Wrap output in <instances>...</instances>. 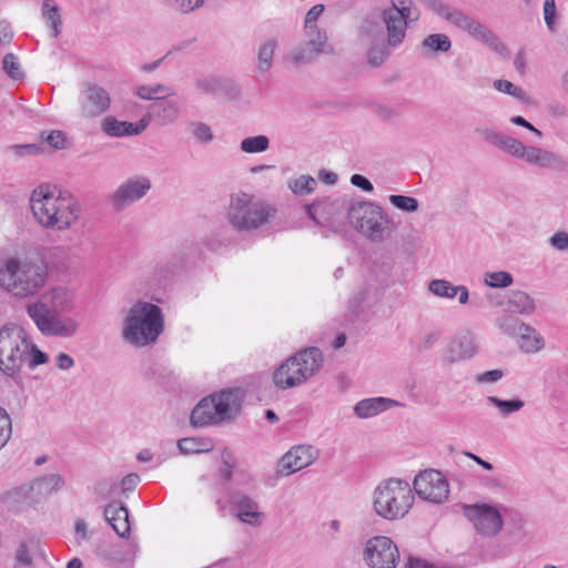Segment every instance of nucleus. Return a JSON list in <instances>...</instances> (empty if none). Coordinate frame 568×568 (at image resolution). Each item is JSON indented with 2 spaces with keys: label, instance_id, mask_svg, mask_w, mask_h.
I'll return each mask as SVG.
<instances>
[{
  "label": "nucleus",
  "instance_id": "obj_1",
  "mask_svg": "<svg viewBox=\"0 0 568 568\" xmlns=\"http://www.w3.org/2000/svg\"><path fill=\"white\" fill-rule=\"evenodd\" d=\"M48 268L44 263L28 258H0V287L18 298L37 295L45 285Z\"/></svg>",
  "mask_w": 568,
  "mask_h": 568
},
{
  "label": "nucleus",
  "instance_id": "obj_2",
  "mask_svg": "<svg viewBox=\"0 0 568 568\" xmlns=\"http://www.w3.org/2000/svg\"><path fill=\"white\" fill-rule=\"evenodd\" d=\"M30 207L36 221L43 227L54 231L70 229L79 219L81 210L71 196L53 195L48 189L39 186L30 197Z\"/></svg>",
  "mask_w": 568,
  "mask_h": 568
},
{
  "label": "nucleus",
  "instance_id": "obj_3",
  "mask_svg": "<svg viewBox=\"0 0 568 568\" xmlns=\"http://www.w3.org/2000/svg\"><path fill=\"white\" fill-rule=\"evenodd\" d=\"M163 329L162 310L155 304L139 301L124 318L122 338L135 347H144L155 343Z\"/></svg>",
  "mask_w": 568,
  "mask_h": 568
},
{
  "label": "nucleus",
  "instance_id": "obj_4",
  "mask_svg": "<svg viewBox=\"0 0 568 568\" xmlns=\"http://www.w3.org/2000/svg\"><path fill=\"white\" fill-rule=\"evenodd\" d=\"M415 501L414 491L408 481L399 478L382 480L373 491V509L385 520L404 518Z\"/></svg>",
  "mask_w": 568,
  "mask_h": 568
},
{
  "label": "nucleus",
  "instance_id": "obj_5",
  "mask_svg": "<svg viewBox=\"0 0 568 568\" xmlns=\"http://www.w3.org/2000/svg\"><path fill=\"white\" fill-rule=\"evenodd\" d=\"M479 133L485 141L516 159L525 160L529 164L559 171L568 168L567 161L551 151L537 146H526L519 140L490 129L480 130Z\"/></svg>",
  "mask_w": 568,
  "mask_h": 568
},
{
  "label": "nucleus",
  "instance_id": "obj_6",
  "mask_svg": "<svg viewBox=\"0 0 568 568\" xmlns=\"http://www.w3.org/2000/svg\"><path fill=\"white\" fill-rule=\"evenodd\" d=\"M347 220L356 231L376 243L385 241L396 229L393 217L381 205L371 201L351 203Z\"/></svg>",
  "mask_w": 568,
  "mask_h": 568
},
{
  "label": "nucleus",
  "instance_id": "obj_7",
  "mask_svg": "<svg viewBox=\"0 0 568 568\" xmlns=\"http://www.w3.org/2000/svg\"><path fill=\"white\" fill-rule=\"evenodd\" d=\"M30 353V339L23 327L7 324L0 328V371L16 382Z\"/></svg>",
  "mask_w": 568,
  "mask_h": 568
},
{
  "label": "nucleus",
  "instance_id": "obj_8",
  "mask_svg": "<svg viewBox=\"0 0 568 568\" xmlns=\"http://www.w3.org/2000/svg\"><path fill=\"white\" fill-rule=\"evenodd\" d=\"M241 409V397L237 390L223 389L214 393L193 408L190 420L193 426L219 424L232 419Z\"/></svg>",
  "mask_w": 568,
  "mask_h": 568
},
{
  "label": "nucleus",
  "instance_id": "obj_9",
  "mask_svg": "<svg viewBox=\"0 0 568 568\" xmlns=\"http://www.w3.org/2000/svg\"><path fill=\"white\" fill-rule=\"evenodd\" d=\"M270 205L246 193L233 194L227 210V221L241 233L252 232L265 225L272 216Z\"/></svg>",
  "mask_w": 568,
  "mask_h": 568
},
{
  "label": "nucleus",
  "instance_id": "obj_10",
  "mask_svg": "<svg viewBox=\"0 0 568 568\" xmlns=\"http://www.w3.org/2000/svg\"><path fill=\"white\" fill-rule=\"evenodd\" d=\"M27 313L38 329L45 336L71 337L78 331V323L73 318L61 316V312L49 308L44 298L29 304Z\"/></svg>",
  "mask_w": 568,
  "mask_h": 568
},
{
  "label": "nucleus",
  "instance_id": "obj_11",
  "mask_svg": "<svg viewBox=\"0 0 568 568\" xmlns=\"http://www.w3.org/2000/svg\"><path fill=\"white\" fill-rule=\"evenodd\" d=\"M379 18L386 28V39H388V45L393 48L399 47L405 38L406 30L409 21H416L418 14H414L413 10L405 8H398L395 2L390 7L382 10Z\"/></svg>",
  "mask_w": 568,
  "mask_h": 568
},
{
  "label": "nucleus",
  "instance_id": "obj_12",
  "mask_svg": "<svg viewBox=\"0 0 568 568\" xmlns=\"http://www.w3.org/2000/svg\"><path fill=\"white\" fill-rule=\"evenodd\" d=\"M363 556L371 568H395L399 551L389 537L375 536L366 541Z\"/></svg>",
  "mask_w": 568,
  "mask_h": 568
},
{
  "label": "nucleus",
  "instance_id": "obj_13",
  "mask_svg": "<svg viewBox=\"0 0 568 568\" xmlns=\"http://www.w3.org/2000/svg\"><path fill=\"white\" fill-rule=\"evenodd\" d=\"M412 489L419 498L433 504H442L449 496V485L446 477L435 469H428L417 475Z\"/></svg>",
  "mask_w": 568,
  "mask_h": 568
},
{
  "label": "nucleus",
  "instance_id": "obj_14",
  "mask_svg": "<svg viewBox=\"0 0 568 568\" xmlns=\"http://www.w3.org/2000/svg\"><path fill=\"white\" fill-rule=\"evenodd\" d=\"M463 515L478 532L488 537L496 536L504 525L498 509L488 504L463 505Z\"/></svg>",
  "mask_w": 568,
  "mask_h": 568
},
{
  "label": "nucleus",
  "instance_id": "obj_15",
  "mask_svg": "<svg viewBox=\"0 0 568 568\" xmlns=\"http://www.w3.org/2000/svg\"><path fill=\"white\" fill-rule=\"evenodd\" d=\"M455 27L467 32L471 38L484 43L500 57L505 59L509 58L510 51L507 44L480 21L463 12Z\"/></svg>",
  "mask_w": 568,
  "mask_h": 568
},
{
  "label": "nucleus",
  "instance_id": "obj_16",
  "mask_svg": "<svg viewBox=\"0 0 568 568\" xmlns=\"http://www.w3.org/2000/svg\"><path fill=\"white\" fill-rule=\"evenodd\" d=\"M152 187L151 180L138 175L123 181L110 196V204L115 211H123L140 201Z\"/></svg>",
  "mask_w": 568,
  "mask_h": 568
},
{
  "label": "nucleus",
  "instance_id": "obj_17",
  "mask_svg": "<svg viewBox=\"0 0 568 568\" xmlns=\"http://www.w3.org/2000/svg\"><path fill=\"white\" fill-rule=\"evenodd\" d=\"M80 114L84 119H95L111 105L110 93L102 87L87 82L79 94Z\"/></svg>",
  "mask_w": 568,
  "mask_h": 568
},
{
  "label": "nucleus",
  "instance_id": "obj_18",
  "mask_svg": "<svg viewBox=\"0 0 568 568\" xmlns=\"http://www.w3.org/2000/svg\"><path fill=\"white\" fill-rule=\"evenodd\" d=\"M227 504L231 507V514L243 524L258 527L265 518V514L260 510L258 503L240 490H232L227 494Z\"/></svg>",
  "mask_w": 568,
  "mask_h": 568
},
{
  "label": "nucleus",
  "instance_id": "obj_19",
  "mask_svg": "<svg viewBox=\"0 0 568 568\" xmlns=\"http://www.w3.org/2000/svg\"><path fill=\"white\" fill-rule=\"evenodd\" d=\"M316 458L317 450L314 447L294 446L278 460L276 471L281 476H288L310 466Z\"/></svg>",
  "mask_w": 568,
  "mask_h": 568
},
{
  "label": "nucleus",
  "instance_id": "obj_20",
  "mask_svg": "<svg viewBox=\"0 0 568 568\" xmlns=\"http://www.w3.org/2000/svg\"><path fill=\"white\" fill-rule=\"evenodd\" d=\"M478 352V344L473 333L466 332L452 338L443 349L442 361L454 364L474 357Z\"/></svg>",
  "mask_w": 568,
  "mask_h": 568
},
{
  "label": "nucleus",
  "instance_id": "obj_21",
  "mask_svg": "<svg viewBox=\"0 0 568 568\" xmlns=\"http://www.w3.org/2000/svg\"><path fill=\"white\" fill-rule=\"evenodd\" d=\"M154 122L160 126L173 124L181 114V105L171 97H160L150 104Z\"/></svg>",
  "mask_w": 568,
  "mask_h": 568
},
{
  "label": "nucleus",
  "instance_id": "obj_22",
  "mask_svg": "<svg viewBox=\"0 0 568 568\" xmlns=\"http://www.w3.org/2000/svg\"><path fill=\"white\" fill-rule=\"evenodd\" d=\"M301 372V367L295 365L293 355L274 372L273 381L282 389L292 388L305 382V375Z\"/></svg>",
  "mask_w": 568,
  "mask_h": 568
},
{
  "label": "nucleus",
  "instance_id": "obj_23",
  "mask_svg": "<svg viewBox=\"0 0 568 568\" xmlns=\"http://www.w3.org/2000/svg\"><path fill=\"white\" fill-rule=\"evenodd\" d=\"M104 517L121 538L130 535L129 509L121 501L110 503L104 508Z\"/></svg>",
  "mask_w": 568,
  "mask_h": 568
},
{
  "label": "nucleus",
  "instance_id": "obj_24",
  "mask_svg": "<svg viewBox=\"0 0 568 568\" xmlns=\"http://www.w3.org/2000/svg\"><path fill=\"white\" fill-rule=\"evenodd\" d=\"M295 365L301 367L305 381L315 375L323 366V353L317 347H308L294 354Z\"/></svg>",
  "mask_w": 568,
  "mask_h": 568
},
{
  "label": "nucleus",
  "instance_id": "obj_25",
  "mask_svg": "<svg viewBox=\"0 0 568 568\" xmlns=\"http://www.w3.org/2000/svg\"><path fill=\"white\" fill-rule=\"evenodd\" d=\"M399 405L400 403L390 398L372 397L357 402L353 410L358 418H371L392 407Z\"/></svg>",
  "mask_w": 568,
  "mask_h": 568
},
{
  "label": "nucleus",
  "instance_id": "obj_26",
  "mask_svg": "<svg viewBox=\"0 0 568 568\" xmlns=\"http://www.w3.org/2000/svg\"><path fill=\"white\" fill-rule=\"evenodd\" d=\"M452 40L445 33H432L425 37L418 45L423 58L430 59L447 53L452 49Z\"/></svg>",
  "mask_w": 568,
  "mask_h": 568
},
{
  "label": "nucleus",
  "instance_id": "obj_27",
  "mask_svg": "<svg viewBox=\"0 0 568 568\" xmlns=\"http://www.w3.org/2000/svg\"><path fill=\"white\" fill-rule=\"evenodd\" d=\"M277 49L278 40L276 38H268L260 42L255 61V71L257 73L265 74L271 71Z\"/></svg>",
  "mask_w": 568,
  "mask_h": 568
},
{
  "label": "nucleus",
  "instance_id": "obj_28",
  "mask_svg": "<svg viewBox=\"0 0 568 568\" xmlns=\"http://www.w3.org/2000/svg\"><path fill=\"white\" fill-rule=\"evenodd\" d=\"M507 311L520 315H531L536 311L535 300L526 292L511 290L507 293Z\"/></svg>",
  "mask_w": 568,
  "mask_h": 568
},
{
  "label": "nucleus",
  "instance_id": "obj_29",
  "mask_svg": "<svg viewBox=\"0 0 568 568\" xmlns=\"http://www.w3.org/2000/svg\"><path fill=\"white\" fill-rule=\"evenodd\" d=\"M358 39L362 43H368L385 38L379 16L366 14L357 28Z\"/></svg>",
  "mask_w": 568,
  "mask_h": 568
},
{
  "label": "nucleus",
  "instance_id": "obj_30",
  "mask_svg": "<svg viewBox=\"0 0 568 568\" xmlns=\"http://www.w3.org/2000/svg\"><path fill=\"white\" fill-rule=\"evenodd\" d=\"M64 485V479L58 474H50L37 478L29 486L30 490L40 496H48L53 491L61 489Z\"/></svg>",
  "mask_w": 568,
  "mask_h": 568
},
{
  "label": "nucleus",
  "instance_id": "obj_31",
  "mask_svg": "<svg viewBox=\"0 0 568 568\" xmlns=\"http://www.w3.org/2000/svg\"><path fill=\"white\" fill-rule=\"evenodd\" d=\"M102 132L111 138L133 135L132 122L120 121L113 115L105 116L101 122Z\"/></svg>",
  "mask_w": 568,
  "mask_h": 568
},
{
  "label": "nucleus",
  "instance_id": "obj_32",
  "mask_svg": "<svg viewBox=\"0 0 568 568\" xmlns=\"http://www.w3.org/2000/svg\"><path fill=\"white\" fill-rule=\"evenodd\" d=\"M41 14L47 24L52 29V37L58 38L61 32L62 18L58 4L53 0H43Z\"/></svg>",
  "mask_w": 568,
  "mask_h": 568
},
{
  "label": "nucleus",
  "instance_id": "obj_33",
  "mask_svg": "<svg viewBox=\"0 0 568 568\" xmlns=\"http://www.w3.org/2000/svg\"><path fill=\"white\" fill-rule=\"evenodd\" d=\"M30 487L21 486L8 490L1 495V501L11 510H20L23 505L29 504L30 499Z\"/></svg>",
  "mask_w": 568,
  "mask_h": 568
},
{
  "label": "nucleus",
  "instance_id": "obj_34",
  "mask_svg": "<svg viewBox=\"0 0 568 568\" xmlns=\"http://www.w3.org/2000/svg\"><path fill=\"white\" fill-rule=\"evenodd\" d=\"M366 44L369 45L367 50V62L371 67L382 65L389 57V48L392 47L388 45V39L383 38Z\"/></svg>",
  "mask_w": 568,
  "mask_h": 568
},
{
  "label": "nucleus",
  "instance_id": "obj_35",
  "mask_svg": "<svg viewBox=\"0 0 568 568\" xmlns=\"http://www.w3.org/2000/svg\"><path fill=\"white\" fill-rule=\"evenodd\" d=\"M44 302L49 304V308L54 312H67L71 308V295L63 287H54L48 295H43Z\"/></svg>",
  "mask_w": 568,
  "mask_h": 568
},
{
  "label": "nucleus",
  "instance_id": "obj_36",
  "mask_svg": "<svg viewBox=\"0 0 568 568\" xmlns=\"http://www.w3.org/2000/svg\"><path fill=\"white\" fill-rule=\"evenodd\" d=\"M527 328L528 332L519 329L516 336L519 347L526 353H536L544 347V338L532 326L527 325Z\"/></svg>",
  "mask_w": 568,
  "mask_h": 568
},
{
  "label": "nucleus",
  "instance_id": "obj_37",
  "mask_svg": "<svg viewBox=\"0 0 568 568\" xmlns=\"http://www.w3.org/2000/svg\"><path fill=\"white\" fill-rule=\"evenodd\" d=\"M308 40L305 44L311 48L315 53H332L333 48L327 43L328 37L325 30L322 29H308L305 30Z\"/></svg>",
  "mask_w": 568,
  "mask_h": 568
},
{
  "label": "nucleus",
  "instance_id": "obj_38",
  "mask_svg": "<svg viewBox=\"0 0 568 568\" xmlns=\"http://www.w3.org/2000/svg\"><path fill=\"white\" fill-rule=\"evenodd\" d=\"M420 2L434 13L450 22L452 24H456L458 19L460 18L463 11L450 8L447 3L442 0H420Z\"/></svg>",
  "mask_w": 568,
  "mask_h": 568
},
{
  "label": "nucleus",
  "instance_id": "obj_39",
  "mask_svg": "<svg viewBox=\"0 0 568 568\" xmlns=\"http://www.w3.org/2000/svg\"><path fill=\"white\" fill-rule=\"evenodd\" d=\"M134 94L142 100L155 102L160 97H172V89L165 84L156 83L152 85H138L134 89Z\"/></svg>",
  "mask_w": 568,
  "mask_h": 568
},
{
  "label": "nucleus",
  "instance_id": "obj_40",
  "mask_svg": "<svg viewBox=\"0 0 568 568\" xmlns=\"http://www.w3.org/2000/svg\"><path fill=\"white\" fill-rule=\"evenodd\" d=\"M38 555H41V548L37 540L22 541L16 551V561L20 566L30 567Z\"/></svg>",
  "mask_w": 568,
  "mask_h": 568
},
{
  "label": "nucleus",
  "instance_id": "obj_41",
  "mask_svg": "<svg viewBox=\"0 0 568 568\" xmlns=\"http://www.w3.org/2000/svg\"><path fill=\"white\" fill-rule=\"evenodd\" d=\"M487 402L495 406L503 417H508L519 412L525 406V402L520 398L501 399L497 396H488Z\"/></svg>",
  "mask_w": 568,
  "mask_h": 568
},
{
  "label": "nucleus",
  "instance_id": "obj_42",
  "mask_svg": "<svg viewBox=\"0 0 568 568\" xmlns=\"http://www.w3.org/2000/svg\"><path fill=\"white\" fill-rule=\"evenodd\" d=\"M496 325L499 331L510 337H516L519 329L528 332L527 324L521 322L518 317L505 314L496 320Z\"/></svg>",
  "mask_w": 568,
  "mask_h": 568
},
{
  "label": "nucleus",
  "instance_id": "obj_43",
  "mask_svg": "<svg viewBox=\"0 0 568 568\" xmlns=\"http://www.w3.org/2000/svg\"><path fill=\"white\" fill-rule=\"evenodd\" d=\"M318 54L315 53L311 48H308L305 43L295 47L288 53V60L295 67H302L305 64L312 63Z\"/></svg>",
  "mask_w": 568,
  "mask_h": 568
},
{
  "label": "nucleus",
  "instance_id": "obj_44",
  "mask_svg": "<svg viewBox=\"0 0 568 568\" xmlns=\"http://www.w3.org/2000/svg\"><path fill=\"white\" fill-rule=\"evenodd\" d=\"M220 80L221 77L214 74L197 77L194 80V88L200 94H217Z\"/></svg>",
  "mask_w": 568,
  "mask_h": 568
},
{
  "label": "nucleus",
  "instance_id": "obj_45",
  "mask_svg": "<svg viewBox=\"0 0 568 568\" xmlns=\"http://www.w3.org/2000/svg\"><path fill=\"white\" fill-rule=\"evenodd\" d=\"M270 140L266 135H255L241 141L240 148L245 153H261L268 149Z\"/></svg>",
  "mask_w": 568,
  "mask_h": 568
},
{
  "label": "nucleus",
  "instance_id": "obj_46",
  "mask_svg": "<svg viewBox=\"0 0 568 568\" xmlns=\"http://www.w3.org/2000/svg\"><path fill=\"white\" fill-rule=\"evenodd\" d=\"M456 286L446 280H432L428 283V290L432 294L449 300L456 296Z\"/></svg>",
  "mask_w": 568,
  "mask_h": 568
},
{
  "label": "nucleus",
  "instance_id": "obj_47",
  "mask_svg": "<svg viewBox=\"0 0 568 568\" xmlns=\"http://www.w3.org/2000/svg\"><path fill=\"white\" fill-rule=\"evenodd\" d=\"M513 275L505 271L485 273L484 283L494 288H504L513 284Z\"/></svg>",
  "mask_w": 568,
  "mask_h": 568
},
{
  "label": "nucleus",
  "instance_id": "obj_48",
  "mask_svg": "<svg viewBox=\"0 0 568 568\" xmlns=\"http://www.w3.org/2000/svg\"><path fill=\"white\" fill-rule=\"evenodd\" d=\"M316 181L311 175H301L288 182V187L296 195H306L314 191Z\"/></svg>",
  "mask_w": 568,
  "mask_h": 568
},
{
  "label": "nucleus",
  "instance_id": "obj_49",
  "mask_svg": "<svg viewBox=\"0 0 568 568\" xmlns=\"http://www.w3.org/2000/svg\"><path fill=\"white\" fill-rule=\"evenodd\" d=\"M168 8L178 11L182 14H187L201 7L205 0H161Z\"/></svg>",
  "mask_w": 568,
  "mask_h": 568
},
{
  "label": "nucleus",
  "instance_id": "obj_50",
  "mask_svg": "<svg viewBox=\"0 0 568 568\" xmlns=\"http://www.w3.org/2000/svg\"><path fill=\"white\" fill-rule=\"evenodd\" d=\"M388 201L394 207L407 213L416 212L419 206L415 197L402 194H392L388 196Z\"/></svg>",
  "mask_w": 568,
  "mask_h": 568
},
{
  "label": "nucleus",
  "instance_id": "obj_51",
  "mask_svg": "<svg viewBox=\"0 0 568 568\" xmlns=\"http://www.w3.org/2000/svg\"><path fill=\"white\" fill-rule=\"evenodd\" d=\"M2 68L4 72L13 80H21L24 77L19 59L13 53H7L3 57Z\"/></svg>",
  "mask_w": 568,
  "mask_h": 568
},
{
  "label": "nucleus",
  "instance_id": "obj_52",
  "mask_svg": "<svg viewBox=\"0 0 568 568\" xmlns=\"http://www.w3.org/2000/svg\"><path fill=\"white\" fill-rule=\"evenodd\" d=\"M206 444L202 439L182 438L178 442V447L182 454H197L209 452Z\"/></svg>",
  "mask_w": 568,
  "mask_h": 568
},
{
  "label": "nucleus",
  "instance_id": "obj_53",
  "mask_svg": "<svg viewBox=\"0 0 568 568\" xmlns=\"http://www.w3.org/2000/svg\"><path fill=\"white\" fill-rule=\"evenodd\" d=\"M219 93H222L225 98L230 100H236L241 97L242 90L241 85L236 83L234 80L221 77L219 84Z\"/></svg>",
  "mask_w": 568,
  "mask_h": 568
},
{
  "label": "nucleus",
  "instance_id": "obj_54",
  "mask_svg": "<svg viewBox=\"0 0 568 568\" xmlns=\"http://www.w3.org/2000/svg\"><path fill=\"white\" fill-rule=\"evenodd\" d=\"M494 88L497 91L506 93L508 95H511L518 100L523 101L526 99L525 91L521 88L516 87L514 83H511L508 80L499 79V80L494 81Z\"/></svg>",
  "mask_w": 568,
  "mask_h": 568
},
{
  "label": "nucleus",
  "instance_id": "obj_55",
  "mask_svg": "<svg viewBox=\"0 0 568 568\" xmlns=\"http://www.w3.org/2000/svg\"><path fill=\"white\" fill-rule=\"evenodd\" d=\"M12 434V422L8 412L0 406V449L8 443Z\"/></svg>",
  "mask_w": 568,
  "mask_h": 568
},
{
  "label": "nucleus",
  "instance_id": "obj_56",
  "mask_svg": "<svg viewBox=\"0 0 568 568\" xmlns=\"http://www.w3.org/2000/svg\"><path fill=\"white\" fill-rule=\"evenodd\" d=\"M192 135L200 143H210L213 140V132L209 124L204 122L192 123Z\"/></svg>",
  "mask_w": 568,
  "mask_h": 568
},
{
  "label": "nucleus",
  "instance_id": "obj_57",
  "mask_svg": "<svg viewBox=\"0 0 568 568\" xmlns=\"http://www.w3.org/2000/svg\"><path fill=\"white\" fill-rule=\"evenodd\" d=\"M41 139L57 150L65 148V135L62 131L55 130L47 134L43 132Z\"/></svg>",
  "mask_w": 568,
  "mask_h": 568
},
{
  "label": "nucleus",
  "instance_id": "obj_58",
  "mask_svg": "<svg viewBox=\"0 0 568 568\" xmlns=\"http://www.w3.org/2000/svg\"><path fill=\"white\" fill-rule=\"evenodd\" d=\"M48 361L49 356L30 342V353L27 359L29 368L33 369L39 365L45 364Z\"/></svg>",
  "mask_w": 568,
  "mask_h": 568
},
{
  "label": "nucleus",
  "instance_id": "obj_59",
  "mask_svg": "<svg viewBox=\"0 0 568 568\" xmlns=\"http://www.w3.org/2000/svg\"><path fill=\"white\" fill-rule=\"evenodd\" d=\"M41 148L34 143L31 144H13L8 148V151L16 156H24L38 154Z\"/></svg>",
  "mask_w": 568,
  "mask_h": 568
},
{
  "label": "nucleus",
  "instance_id": "obj_60",
  "mask_svg": "<svg viewBox=\"0 0 568 568\" xmlns=\"http://www.w3.org/2000/svg\"><path fill=\"white\" fill-rule=\"evenodd\" d=\"M323 11H324L323 4H315L307 11V13L305 16V21H304L305 30L320 29L316 26V21L320 18V16L323 13Z\"/></svg>",
  "mask_w": 568,
  "mask_h": 568
},
{
  "label": "nucleus",
  "instance_id": "obj_61",
  "mask_svg": "<svg viewBox=\"0 0 568 568\" xmlns=\"http://www.w3.org/2000/svg\"><path fill=\"white\" fill-rule=\"evenodd\" d=\"M222 458L225 467L220 470V475L225 481H230L232 478L231 469L235 466V462L233 459L232 453L227 449L223 450Z\"/></svg>",
  "mask_w": 568,
  "mask_h": 568
},
{
  "label": "nucleus",
  "instance_id": "obj_62",
  "mask_svg": "<svg viewBox=\"0 0 568 568\" xmlns=\"http://www.w3.org/2000/svg\"><path fill=\"white\" fill-rule=\"evenodd\" d=\"M556 3L555 0H545L544 18L550 31H555Z\"/></svg>",
  "mask_w": 568,
  "mask_h": 568
},
{
  "label": "nucleus",
  "instance_id": "obj_63",
  "mask_svg": "<svg viewBox=\"0 0 568 568\" xmlns=\"http://www.w3.org/2000/svg\"><path fill=\"white\" fill-rule=\"evenodd\" d=\"M504 376L505 373L503 369H493L477 375L475 379L478 384H493L501 379Z\"/></svg>",
  "mask_w": 568,
  "mask_h": 568
},
{
  "label": "nucleus",
  "instance_id": "obj_64",
  "mask_svg": "<svg viewBox=\"0 0 568 568\" xmlns=\"http://www.w3.org/2000/svg\"><path fill=\"white\" fill-rule=\"evenodd\" d=\"M549 244L557 251H568V233L565 231L556 232L549 239Z\"/></svg>",
  "mask_w": 568,
  "mask_h": 568
}]
</instances>
